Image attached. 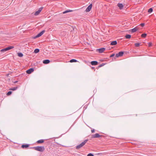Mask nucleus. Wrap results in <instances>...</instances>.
I'll return each mask as SVG.
<instances>
[{"instance_id": "c756f323", "label": "nucleus", "mask_w": 156, "mask_h": 156, "mask_svg": "<svg viewBox=\"0 0 156 156\" xmlns=\"http://www.w3.org/2000/svg\"><path fill=\"white\" fill-rule=\"evenodd\" d=\"M91 132H92V133H94V132L95 130H94V129H93L91 130Z\"/></svg>"}, {"instance_id": "393cba45", "label": "nucleus", "mask_w": 156, "mask_h": 156, "mask_svg": "<svg viewBox=\"0 0 156 156\" xmlns=\"http://www.w3.org/2000/svg\"><path fill=\"white\" fill-rule=\"evenodd\" d=\"M147 35V34H143L141 35V36L142 37L145 38L146 37Z\"/></svg>"}, {"instance_id": "bb28decb", "label": "nucleus", "mask_w": 156, "mask_h": 156, "mask_svg": "<svg viewBox=\"0 0 156 156\" xmlns=\"http://www.w3.org/2000/svg\"><path fill=\"white\" fill-rule=\"evenodd\" d=\"M12 91H9V92L7 93V95H10V94H12Z\"/></svg>"}, {"instance_id": "f03ea898", "label": "nucleus", "mask_w": 156, "mask_h": 156, "mask_svg": "<svg viewBox=\"0 0 156 156\" xmlns=\"http://www.w3.org/2000/svg\"><path fill=\"white\" fill-rule=\"evenodd\" d=\"M34 148L36 150L41 152L43 151L44 150V147L43 146H37L34 147Z\"/></svg>"}, {"instance_id": "2f4dec72", "label": "nucleus", "mask_w": 156, "mask_h": 156, "mask_svg": "<svg viewBox=\"0 0 156 156\" xmlns=\"http://www.w3.org/2000/svg\"><path fill=\"white\" fill-rule=\"evenodd\" d=\"M114 55H115L114 54H112L110 56V57H112L114 56Z\"/></svg>"}, {"instance_id": "6e6552de", "label": "nucleus", "mask_w": 156, "mask_h": 156, "mask_svg": "<svg viewBox=\"0 0 156 156\" xmlns=\"http://www.w3.org/2000/svg\"><path fill=\"white\" fill-rule=\"evenodd\" d=\"M34 71V69L33 68H30L26 71L27 73L30 74L32 72H33Z\"/></svg>"}, {"instance_id": "412c9836", "label": "nucleus", "mask_w": 156, "mask_h": 156, "mask_svg": "<svg viewBox=\"0 0 156 156\" xmlns=\"http://www.w3.org/2000/svg\"><path fill=\"white\" fill-rule=\"evenodd\" d=\"M72 11V10H66L65 11H64V12H63V14H65L67 12H71Z\"/></svg>"}, {"instance_id": "6ab92c4d", "label": "nucleus", "mask_w": 156, "mask_h": 156, "mask_svg": "<svg viewBox=\"0 0 156 156\" xmlns=\"http://www.w3.org/2000/svg\"><path fill=\"white\" fill-rule=\"evenodd\" d=\"M131 36L130 35L127 34L125 36V37L126 39H130L131 38Z\"/></svg>"}, {"instance_id": "5701e85b", "label": "nucleus", "mask_w": 156, "mask_h": 156, "mask_svg": "<svg viewBox=\"0 0 156 156\" xmlns=\"http://www.w3.org/2000/svg\"><path fill=\"white\" fill-rule=\"evenodd\" d=\"M18 55L19 57H22L23 56V54L21 53H18Z\"/></svg>"}, {"instance_id": "ddd939ff", "label": "nucleus", "mask_w": 156, "mask_h": 156, "mask_svg": "<svg viewBox=\"0 0 156 156\" xmlns=\"http://www.w3.org/2000/svg\"><path fill=\"white\" fill-rule=\"evenodd\" d=\"M50 62V61L48 59H46L44 60L43 61V63L45 64H47L49 63Z\"/></svg>"}, {"instance_id": "aec40b11", "label": "nucleus", "mask_w": 156, "mask_h": 156, "mask_svg": "<svg viewBox=\"0 0 156 156\" xmlns=\"http://www.w3.org/2000/svg\"><path fill=\"white\" fill-rule=\"evenodd\" d=\"M39 51V49L38 48H36L35 49L34 52L35 53H37Z\"/></svg>"}, {"instance_id": "a211bd4d", "label": "nucleus", "mask_w": 156, "mask_h": 156, "mask_svg": "<svg viewBox=\"0 0 156 156\" xmlns=\"http://www.w3.org/2000/svg\"><path fill=\"white\" fill-rule=\"evenodd\" d=\"M17 89V87H12L10 89V90H16Z\"/></svg>"}, {"instance_id": "cd10ccee", "label": "nucleus", "mask_w": 156, "mask_h": 156, "mask_svg": "<svg viewBox=\"0 0 156 156\" xmlns=\"http://www.w3.org/2000/svg\"><path fill=\"white\" fill-rule=\"evenodd\" d=\"M87 156H94V155L91 153H90L88 154Z\"/></svg>"}, {"instance_id": "4be33fe9", "label": "nucleus", "mask_w": 156, "mask_h": 156, "mask_svg": "<svg viewBox=\"0 0 156 156\" xmlns=\"http://www.w3.org/2000/svg\"><path fill=\"white\" fill-rule=\"evenodd\" d=\"M69 62H77V61L75 59H72L70 60Z\"/></svg>"}, {"instance_id": "20e7f679", "label": "nucleus", "mask_w": 156, "mask_h": 156, "mask_svg": "<svg viewBox=\"0 0 156 156\" xmlns=\"http://www.w3.org/2000/svg\"><path fill=\"white\" fill-rule=\"evenodd\" d=\"M45 31L44 30H43L42 31H41V32H40L39 33L37 34V35H36L35 37H34V38H36L38 37H39L40 36H41L45 32Z\"/></svg>"}, {"instance_id": "473e14b6", "label": "nucleus", "mask_w": 156, "mask_h": 156, "mask_svg": "<svg viewBox=\"0 0 156 156\" xmlns=\"http://www.w3.org/2000/svg\"><path fill=\"white\" fill-rule=\"evenodd\" d=\"M17 82V81H15V83H16Z\"/></svg>"}, {"instance_id": "f257e3e1", "label": "nucleus", "mask_w": 156, "mask_h": 156, "mask_svg": "<svg viewBox=\"0 0 156 156\" xmlns=\"http://www.w3.org/2000/svg\"><path fill=\"white\" fill-rule=\"evenodd\" d=\"M88 141L87 140H85L84 141L81 143L80 144L77 145L76 147V149H79L83 147Z\"/></svg>"}, {"instance_id": "423d86ee", "label": "nucleus", "mask_w": 156, "mask_h": 156, "mask_svg": "<svg viewBox=\"0 0 156 156\" xmlns=\"http://www.w3.org/2000/svg\"><path fill=\"white\" fill-rule=\"evenodd\" d=\"M123 53L124 52L123 51L119 52L116 54L115 56L116 57L122 56L123 55Z\"/></svg>"}, {"instance_id": "9d476101", "label": "nucleus", "mask_w": 156, "mask_h": 156, "mask_svg": "<svg viewBox=\"0 0 156 156\" xmlns=\"http://www.w3.org/2000/svg\"><path fill=\"white\" fill-rule=\"evenodd\" d=\"M138 30V28L136 27L131 30V32L132 33H134L136 32L137 30Z\"/></svg>"}, {"instance_id": "0eeeda50", "label": "nucleus", "mask_w": 156, "mask_h": 156, "mask_svg": "<svg viewBox=\"0 0 156 156\" xmlns=\"http://www.w3.org/2000/svg\"><path fill=\"white\" fill-rule=\"evenodd\" d=\"M92 6V4H91L87 8V9H86V11L87 12H89L90 10L91 9Z\"/></svg>"}, {"instance_id": "a878e982", "label": "nucleus", "mask_w": 156, "mask_h": 156, "mask_svg": "<svg viewBox=\"0 0 156 156\" xmlns=\"http://www.w3.org/2000/svg\"><path fill=\"white\" fill-rule=\"evenodd\" d=\"M140 45V44L139 43H135V45L136 47H138Z\"/></svg>"}, {"instance_id": "39448f33", "label": "nucleus", "mask_w": 156, "mask_h": 156, "mask_svg": "<svg viewBox=\"0 0 156 156\" xmlns=\"http://www.w3.org/2000/svg\"><path fill=\"white\" fill-rule=\"evenodd\" d=\"M42 9H43V7H41V8H40L39 9H38V10L37 11H36L35 12V13L34 14V15L35 16H37L38 15H39V14L41 12L42 10Z\"/></svg>"}, {"instance_id": "1a4fd4ad", "label": "nucleus", "mask_w": 156, "mask_h": 156, "mask_svg": "<svg viewBox=\"0 0 156 156\" xmlns=\"http://www.w3.org/2000/svg\"><path fill=\"white\" fill-rule=\"evenodd\" d=\"M100 135L98 133H96L92 135V137L94 138H98L100 137Z\"/></svg>"}, {"instance_id": "b1692460", "label": "nucleus", "mask_w": 156, "mask_h": 156, "mask_svg": "<svg viewBox=\"0 0 156 156\" xmlns=\"http://www.w3.org/2000/svg\"><path fill=\"white\" fill-rule=\"evenodd\" d=\"M153 11V9L152 8H150L148 10V12L149 13H151V12H152Z\"/></svg>"}, {"instance_id": "7ed1b4c3", "label": "nucleus", "mask_w": 156, "mask_h": 156, "mask_svg": "<svg viewBox=\"0 0 156 156\" xmlns=\"http://www.w3.org/2000/svg\"><path fill=\"white\" fill-rule=\"evenodd\" d=\"M14 47L12 46H11L8 47H7L4 49H2L1 50V51L2 52L8 50H9L10 49H12Z\"/></svg>"}, {"instance_id": "2eb2a0df", "label": "nucleus", "mask_w": 156, "mask_h": 156, "mask_svg": "<svg viewBox=\"0 0 156 156\" xmlns=\"http://www.w3.org/2000/svg\"><path fill=\"white\" fill-rule=\"evenodd\" d=\"M117 44V42L116 41H113L111 43V45H116Z\"/></svg>"}, {"instance_id": "9b49d317", "label": "nucleus", "mask_w": 156, "mask_h": 156, "mask_svg": "<svg viewBox=\"0 0 156 156\" xmlns=\"http://www.w3.org/2000/svg\"><path fill=\"white\" fill-rule=\"evenodd\" d=\"M98 64V62L96 61H92L91 62V64L93 66L96 65Z\"/></svg>"}, {"instance_id": "f8f14e48", "label": "nucleus", "mask_w": 156, "mask_h": 156, "mask_svg": "<svg viewBox=\"0 0 156 156\" xmlns=\"http://www.w3.org/2000/svg\"><path fill=\"white\" fill-rule=\"evenodd\" d=\"M105 49L104 48H101L98 49L99 52L100 53H102L105 50Z\"/></svg>"}, {"instance_id": "dca6fc26", "label": "nucleus", "mask_w": 156, "mask_h": 156, "mask_svg": "<svg viewBox=\"0 0 156 156\" xmlns=\"http://www.w3.org/2000/svg\"><path fill=\"white\" fill-rule=\"evenodd\" d=\"M29 147L28 144H24L22 145V147L23 148H27Z\"/></svg>"}, {"instance_id": "7c9ffc66", "label": "nucleus", "mask_w": 156, "mask_h": 156, "mask_svg": "<svg viewBox=\"0 0 156 156\" xmlns=\"http://www.w3.org/2000/svg\"><path fill=\"white\" fill-rule=\"evenodd\" d=\"M104 66V64H101V65H100L99 66V67H102L103 66Z\"/></svg>"}, {"instance_id": "4468645a", "label": "nucleus", "mask_w": 156, "mask_h": 156, "mask_svg": "<svg viewBox=\"0 0 156 156\" xmlns=\"http://www.w3.org/2000/svg\"><path fill=\"white\" fill-rule=\"evenodd\" d=\"M118 6L120 9H122L123 7V5L121 3H118Z\"/></svg>"}, {"instance_id": "f3484780", "label": "nucleus", "mask_w": 156, "mask_h": 156, "mask_svg": "<svg viewBox=\"0 0 156 156\" xmlns=\"http://www.w3.org/2000/svg\"><path fill=\"white\" fill-rule=\"evenodd\" d=\"M44 142V140H38L37 142L38 143H42Z\"/></svg>"}, {"instance_id": "c85d7f7f", "label": "nucleus", "mask_w": 156, "mask_h": 156, "mask_svg": "<svg viewBox=\"0 0 156 156\" xmlns=\"http://www.w3.org/2000/svg\"><path fill=\"white\" fill-rule=\"evenodd\" d=\"M140 25L141 26V27H143L144 25V23H142L140 24Z\"/></svg>"}]
</instances>
